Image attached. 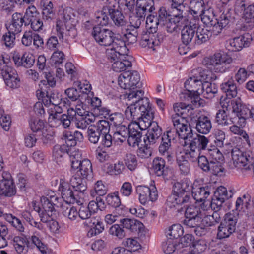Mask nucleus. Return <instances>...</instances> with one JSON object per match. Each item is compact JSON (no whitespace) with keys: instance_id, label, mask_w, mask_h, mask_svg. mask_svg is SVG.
Here are the masks:
<instances>
[{"instance_id":"1","label":"nucleus","mask_w":254,"mask_h":254,"mask_svg":"<svg viewBox=\"0 0 254 254\" xmlns=\"http://www.w3.org/2000/svg\"><path fill=\"white\" fill-rule=\"evenodd\" d=\"M173 108L176 113L172 116V120L175 129V132L172 130L174 132V137L178 135L180 138L184 140L191 138L193 136L192 130L185 116L186 114H188L190 111H192L190 106L180 102L174 104Z\"/></svg>"},{"instance_id":"2","label":"nucleus","mask_w":254,"mask_h":254,"mask_svg":"<svg viewBox=\"0 0 254 254\" xmlns=\"http://www.w3.org/2000/svg\"><path fill=\"white\" fill-rule=\"evenodd\" d=\"M77 133L78 131H76L74 135H71L68 137L66 140V144L55 145L53 149V157L57 162H61L63 155L65 153L69 154L72 171L78 170L79 168V149L75 148L78 140V138L75 136Z\"/></svg>"},{"instance_id":"3","label":"nucleus","mask_w":254,"mask_h":254,"mask_svg":"<svg viewBox=\"0 0 254 254\" xmlns=\"http://www.w3.org/2000/svg\"><path fill=\"white\" fill-rule=\"evenodd\" d=\"M160 21L158 17L153 14H148L146 20L147 31L143 33L141 37L140 45L143 47L155 49L163 40V35L157 33L158 25Z\"/></svg>"},{"instance_id":"4","label":"nucleus","mask_w":254,"mask_h":254,"mask_svg":"<svg viewBox=\"0 0 254 254\" xmlns=\"http://www.w3.org/2000/svg\"><path fill=\"white\" fill-rule=\"evenodd\" d=\"M185 218L183 221L184 225L189 227L203 226H211V216L207 214L204 209L192 205L188 206L185 211Z\"/></svg>"},{"instance_id":"5","label":"nucleus","mask_w":254,"mask_h":254,"mask_svg":"<svg viewBox=\"0 0 254 254\" xmlns=\"http://www.w3.org/2000/svg\"><path fill=\"white\" fill-rule=\"evenodd\" d=\"M79 13L71 8H67L64 10L61 19H59L56 24V29L57 35L59 40L64 42V38L65 28L69 27L70 32H74L75 26L78 22Z\"/></svg>"},{"instance_id":"6","label":"nucleus","mask_w":254,"mask_h":254,"mask_svg":"<svg viewBox=\"0 0 254 254\" xmlns=\"http://www.w3.org/2000/svg\"><path fill=\"white\" fill-rule=\"evenodd\" d=\"M193 183L188 179L181 182L175 183L173 186V193L169 197L168 201L175 204H182L189 201L190 191L192 193Z\"/></svg>"},{"instance_id":"7","label":"nucleus","mask_w":254,"mask_h":254,"mask_svg":"<svg viewBox=\"0 0 254 254\" xmlns=\"http://www.w3.org/2000/svg\"><path fill=\"white\" fill-rule=\"evenodd\" d=\"M233 62V59L224 51L219 50L214 54L205 57L203 64L207 67L213 68L216 72L225 73L229 70L227 65Z\"/></svg>"},{"instance_id":"8","label":"nucleus","mask_w":254,"mask_h":254,"mask_svg":"<svg viewBox=\"0 0 254 254\" xmlns=\"http://www.w3.org/2000/svg\"><path fill=\"white\" fill-rule=\"evenodd\" d=\"M231 155L236 167L245 170H254V154L251 150L243 151L235 148L232 150Z\"/></svg>"},{"instance_id":"9","label":"nucleus","mask_w":254,"mask_h":254,"mask_svg":"<svg viewBox=\"0 0 254 254\" xmlns=\"http://www.w3.org/2000/svg\"><path fill=\"white\" fill-rule=\"evenodd\" d=\"M138 72L135 70H128L123 72L118 77V84L121 88L131 90L140 88L141 83Z\"/></svg>"},{"instance_id":"10","label":"nucleus","mask_w":254,"mask_h":254,"mask_svg":"<svg viewBox=\"0 0 254 254\" xmlns=\"http://www.w3.org/2000/svg\"><path fill=\"white\" fill-rule=\"evenodd\" d=\"M92 35L96 42L101 46H108L113 44L115 38H121L120 36H115V34L111 30L95 26L92 31Z\"/></svg>"},{"instance_id":"11","label":"nucleus","mask_w":254,"mask_h":254,"mask_svg":"<svg viewBox=\"0 0 254 254\" xmlns=\"http://www.w3.org/2000/svg\"><path fill=\"white\" fill-rule=\"evenodd\" d=\"M237 217L233 213H227L224 220L221 222L218 229L219 238H227L235 231Z\"/></svg>"},{"instance_id":"12","label":"nucleus","mask_w":254,"mask_h":254,"mask_svg":"<svg viewBox=\"0 0 254 254\" xmlns=\"http://www.w3.org/2000/svg\"><path fill=\"white\" fill-rule=\"evenodd\" d=\"M111 48L106 50V54L107 59L111 62H114L119 59L120 57L128 54V49L126 46L125 42L121 38H115Z\"/></svg>"},{"instance_id":"13","label":"nucleus","mask_w":254,"mask_h":254,"mask_svg":"<svg viewBox=\"0 0 254 254\" xmlns=\"http://www.w3.org/2000/svg\"><path fill=\"white\" fill-rule=\"evenodd\" d=\"M52 104L54 105V113L53 111L49 113V122L53 127L62 125L64 128L68 127L70 124V121L67 115L65 114L61 115L62 112V108L57 104L53 103Z\"/></svg>"},{"instance_id":"14","label":"nucleus","mask_w":254,"mask_h":254,"mask_svg":"<svg viewBox=\"0 0 254 254\" xmlns=\"http://www.w3.org/2000/svg\"><path fill=\"white\" fill-rule=\"evenodd\" d=\"M181 30V40L183 44L188 45L193 39L197 28H198V19H192L188 20L186 18V21L182 26Z\"/></svg>"},{"instance_id":"15","label":"nucleus","mask_w":254,"mask_h":254,"mask_svg":"<svg viewBox=\"0 0 254 254\" xmlns=\"http://www.w3.org/2000/svg\"><path fill=\"white\" fill-rule=\"evenodd\" d=\"M59 190L61 192L62 197L66 203H78L79 190L73 189L63 179H60Z\"/></svg>"},{"instance_id":"16","label":"nucleus","mask_w":254,"mask_h":254,"mask_svg":"<svg viewBox=\"0 0 254 254\" xmlns=\"http://www.w3.org/2000/svg\"><path fill=\"white\" fill-rule=\"evenodd\" d=\"M136 192L139 195L140 202L143 205L150 201H155L158 198V192L154 186H152L151 188L146 186H138L136 188Z\"/></svg>"},{"instance_id":"17","label":"nucleus","mask_w":254,"mask_h":254,"mask_svg":"<svg viewBox=\"0 0 254 254\" xmlns=\"http://www.w3.org/2000/svg\"><path fill=\"white\" fill-rule=\"evenodd\" d=\"M229 100L225 99L221 102L223 109L219 110L216 113L215 116V122L221 126H228L234 124L237 117H231L229 116V108L228 107Z\"/></svg>"},{"instance_id":"18","label":"nucleus","mask_w":254,"mask_h":254,"mask_svg":"<svg viewBox=\"0 0 254 254\" xmlns=\"http://www.w3.org/2000/svg\"><path fill=\"white\" fill-rule=\"evenodd\" d=\"M251 41V35L246 33L229 40L227 42L226 48L230 51H240L243 48L249 47Z\"/></svg>"},{"instance_id":"19","label":"nucleus","mask_w":254,"mask_h":254,"mask_svg":"<svg viewBox=\"0 0 254 254\" xmlns=\"http://www.w3.org/2000/svg\"><path fill=\"white\" fill-rule=\"evenodd\" d=\"M13 240L15 249L19 254L23 252L26 247H29L30 241L34 244L42 254H47V246L41 241V239H13Z\"/></svg>"},{"instance_id":"20","label":"nucleus","mask_w":254,"mask_h":254,"mask_svg":"<svg viewBox=\"0 0 254 254\" xmlns=\"http://www.w3.org/2000/svg\"><path fill=\"white\" fill-rule=\"evenodd\" d=\"M1 75L6 85L11 88H17L20 85V81L16 71L12 67L5 66L1 70Z\"/></svg>"},{"instance_id":"21","label":"nucleus","mask_w":254,"mask_h":254,"mask_svg":"<svg viewBox=\"0 0 254 254\" xmlns=\"http://www.w3.org/2000/svg\"><path fill=\"white\" fill-rule=\"evenodd\" d=\"M183 240L184 248H189L190 252L192 254H200L204 252L207 248V242L206 239H178Z\"/></svg>"},{"instance_id":"22","label":"nucleus","mask_w":254,"mask_h":254,"mask_svg":"<svg viewBox=\"0 0 254 254\" xmlns=\"http://www.w3.org/2000/svg\"><path fill=\"white\" fill-rule=\"evenodd\" d=\"M174 139V132L168 130L162 137V141L159 146V152L162 156L170 160L172 158L171 140Z\"/></svg>"},{"instance_id":"23","label":"nucleus","mask_w":254,"mask_h":254,"mask_svg":"<svg viewBox=\"0 0 254 254\" xmlns=\"http://www.w3.org/2000/svg\"><path fill=\"white\" fill-rule=\"evenodd\" d=\"M82 99H80V106L84 113L90 112L91 108L97 110L101 106V100L98 97H94L93 93H89V94H84Z\"/></svg>"},{"instance_id":"24","label":"nucleus","mask_w":254,"mask_h":254,"mask_svg":"<svg viewBox=\"0 0 254 254\" xmlns=\"http://www.w3.org/2000/svg\"><path fill=\"white\" fill-rule=\"evenodd\" d=\"M92 164L89 159H85L82 161H80V185L83 184V190L87 188L89 178L92 177Z\"/></svg>"},{"instance_id":"25","label":"nucleus","mask_w":254,"mask_h":254,"mask_svg":"<svg viewBox=\"0 0 254 254\" xmlns=\"http://www.w3.org/2000/svg\"><path fill=\"white\" fill-rule=\"evenodd\" d=\"M195 129L200 134H208L212 129V123L209 117L201 115L194 119Z\"/></svg>"},{"instance_id":"26","label":"nucleus","mask_w":254,"mask_h":254,"mask_svg":"<svg viewBox=\"0 0 254 254\" xmlns=\"http://www.w3.org/2000/svg\"><path fill=\"white\" fill-rule=\"evenodd\" d=\"M84 219L85 220L83 223L84 226L90 228L87 234L88 237L96 236L97 234H100L103 231L104 228L102 222L99 221L95 218H90V216H89Z\"/></svg>"},{"instance_id":"27","label":"nucleus","mask_w":254,"mask_h":254,"mask_svg":"<svg viewBox=\"0 0 254 254\" xmlns=\"http://www.w3.org/2000/svg\"><path fill=\"white\" fill-rule=\"evenodd\" d=\"M171 17L166 24V29L168 33H172L177 31L179 27L183 26L186 21V17L183 14L176 12L171 13Z\"/></svg>"},{"instance_id":"28","label":"nucleus","mask_w":254,"mask_h":254,"mask_svg":"<svg viewBox=\"0 0 254 254\" xmlns=\"http://www.w3.org/2000/svg\"><path fill=\"white\" fill-rule=\"evenodd\" d=\"M183 242V240L167 239L162 243V250L166 254H172L176 250L184 248V245L187 243H184Z\"/></svg>"},{"instance_id":"29","label":"nucleus","mask_w":254,"mask_h":254,"mask_svg":"<svg viewBox=\"0 0 254 254\" xmlns=\"http://www.w3.org/2000/svg\"><path fill=\"white\" fill-rule=\"evenodd\" d=\"M25 22L24 17L20 13H14L12 15V19L8 26L7 31H10L15 34H19L22 30L23 23Z\"/></svg>"},{"instance_id":"30","label":"nucleus","mask_w":254,"mask_h":254,"mask_svg":"<svg viewBox=\"0 0 254 254\" xmlns=\"http://www.w3.org/2000/svg\"><path fill=\"white\" fill-rule=\"evenodd\" d=\"M210 194V188L208 186H201L198 182L193 183L192 196L196 201H204Z\"/></svg>"},{"instance_id":"31","label":"nucleus","mask_w":254,"mask_h":254,"mask_svg":"<svg viewBox=\"0 0 254 254\" xmlns=\"http://www.w3.org/2000/svg\"><path fill=\"white\" fill-rule=\"evenodd\" d=\"M110 3V16L114 24L118 26H123L126 25V20L124 15L117 8L116 0H111Z\"/></svg>"},{"instance_id":"32","label":"nucleus","mask_w":254,"mask_h":254,"mask_svg":"<svg viewBox=\"0 0 254 254\" xmlns=\"http://www.w3.org/2000/svg\"><path fill=\"white\" fill-rule=\"evenodd\" d=\"M131 59V58L128 54L120 57L119 59L112 64L113 70L116 72L126 71L127 69L132 66Z\"/></svg>"},{"instance_id":"33","label":"nucleus","mask_w":254,"mask_h":254,"mask_svg":"<svg viewBox=\"0 0 254 254\" xmlns=\"http://www.w3.org/2000/svg\"><path fill=\"white\" fill-rule=\"evenodd\" d=\"M16 189L13 181H1L0 182V195L11 197L15 195Z\"/></svg>"},{"instance_id":"34","label":"nucleus","mask_w":254,"mask_h":254,"mask_svg":"<svg viewBox=\"0 0 254 254\" xmlns=\"http://www.w3.org/2000/svg\"><path fill=\"white\" fill-rule=\"evenodd\" d=\"M210 142L209 138L204 135L196 134L190 142L193 148H197L203 152H205L208 149V146Z\"/></svg>"},{"instance_id":"35","label":"nucleus","mask_w":254,"mask_h":254,"mask_svg":"<svg viewBox=\"0 0 254 254\" xmlns=\"http://www.w3.org/2000/svg\"><path fill=\"white\" fill-rule=\"evenodd\" d=\"M162 134V129L157 123L153 122L152 125L148 130L146 139L149 144H154Z\"/></svg>"},{"instance_id":"36","label":"nucleus","mask_w":254,"mask_h":254,"mask_svg":"<svg viewBox=\"0 0 254 254\" xmlns=\"http://www.w3.org/2000/svg\"><path fill=\"white\" fill-rule=\"evenodd\" d=\"M136 105L139 108L140 113L143 117L149 119L153 118V111L148 98H145L136 103Z\"/></svg>"},{"instance_id":"37","label":"nucleus","mask_w":254,"mask_h":254,"mask_svg":"<svg viewBox=\"0 0 254 254\" xmlns=\"http://www.w3.org/2000/svg\"><path fill=\"white\" fill-rule=\"evenodd\" d=\"M190 4L191 14L205 16L206 6L203 0H190Z\"/></svg>"},{"instance_id":"38","label":"nucleus","mask_w":254,"mask_h":254,"mask_svg":"<svg viewBox=\"0 0 254 254\" xmlns=\"http://www.w3.org/2000/svg\"><path fill=\"white\" fill-rule=\"evenodd\" d=\"M101 134L99 133L95 126L90 125L87 130H84V132H80V136L83 138V136H86L88 140L92 143H97L99 139Z\"/></svg>"},{"instance_id":"39","label":"nucleus","mask_w":254,"mask_h":254,"mask_svg":"<svg viewBox=\"0 0 254 254\" xmlns=\"http://www.w3.org/2000/svg\"><path fill=\"white\" fill-rule=\"evenodd\" d=\"M200 91L204 97L212 98L218 92L217 86L214 83L204 82L201 85Z\"/></svg>"},{"instance_id":"40","label":"nucleus","mask_w":254,"mask_h":254,"mask_svg":"<svg viewBox=\"0 0 254 254\" xmlns=\"http://www.w3.org/2000/svg\"><path fill=\"white\" fill-rule=\"evenodd\" d=\"M129 133L128 127L125 125L118 126L113 135V140L122 143L126 140Z\"/></svg>"},{"instance_id":"41","label":"nucleus","mask_w":254,"mask_h":254,"mask_svg":"<svg viewBox=\"0 0 254 254\" xmlns=\"http://www.w3.org/2000/svg\"><path fill=\"white\" fill-rule=\"evenodd\" d=\"M137 120H138V122H131L129 125L131 126V128L133 129L139 131L146 130V129L149 130L153 122H151L152 119L143 117Z\"/></svg>"},{"instance_id":"42","label":"nucleus","mask_w":254,"mask_h":254,"mask_svg":"<svg viewBox=\"0 0 254 254\" xmlns=\"http://www.w3.org/2000/svg\"><path fill=\"white\" fill-rule=\"evenodd\" d=\"M196 36L194 39V42L196 44H201L207 41L210 37V32L206 28L199 26V20L198 19V28L196 31Z\"/></svg>"},{"instance_id":"43","label":"nucleus","mask_w":254,"mask_h":254,"mask_svg":"<svg viewBox=\"0 0 254 254\" xmlns=\"http://www.w3.org/2000/svg\"><path fill=\"white\" fill-rule=\"evenodd\" d=\"M129 133L127 142L129 146L135 147L138 146L140 142L142 134L140 131L134 130L131 128V126L128 125Z\"/></svg>"},{"instance_id":"44","label":"nucleus","mask_w":254,"mask_h":254,"mask_svg":"<svg viewBox=\"0 0 254 254\" xmlns=\"http://www.w3.org/2000/svg\"><path fill=\"white\" fill-rule=\"evenodd\" d=\"M3 217L9 223L14 227L18 231L22 233V235L26 238L28 236L24 234V228L21 223V221L16 217L13 216L11 214H3Z\"/></svg>"},{"instance_id":"45","label":"nucleus","mask_w":254,"mask_h":254,"mask_svg":"<svg viewBox=\"0 0 254 254\" xmlns=\"http://www.w3.org/2000/svg\"><path fill=\"white\" fill-rule=\"evenodd\" d=\"M58 200V198L54 195L49 197L42 196L41 198V203L42 209L45 211L53 212L55 211L54 205L55 202Z\"/></svg>"},{"instance_id":"46","label":"nucleus","mask_w":254,"mask_h":254,"mask_svg":"<svg viewBox=\"0 0 254 254\" xmlns=\"http://www.w3.org/2000/svg\"><path fill=\"white\" fill-rule=\"evenodd\" d=\"M221 89L226 93L227 96L229 98H234L237 95V87L233 80H228L222 83L221 85Z\"/></svg>"},{"instance_id":"47","label":"nucleus","mask_w":254,"mask_h":254,"mask_svg":"<svg viewBox=\"0 0 254 254\" xmlns=\"http://www.w3.org/2000/svg\"><path fill=\"white\" fill-rule=\"evenodd\" d=\"M110 5L104 6L102 10L96 14L97 22L101 25H106L108 23L109 16H110Z\"/></svg>"},{"instance_id":"48","label":"nucleus","mask_w":254,"mask_h":254,"mask_svg":"<svg viewBox=\"0 0 254 254\" xmlns=\"http://www.w3.org/2000/svg\"><path fill=\"white\" fill-rule=\"evenodd\" d=\"M165 234L169 238H180L183 234V229L179 224H174L165 230Z\"/></svg>"},{"instance_id":"49","label":"nucleus","mask_w":254,"mask_h":254,"mask_svg":"<svg viewBox=\"0 0 254 254\" xmlns=\"http://www.w3.org/2000/svg\"><path fill=\"white\" fill-rule=\"evenodd\" d=\"M120 222L123 227L130 230L131 232H137L138 229L143 226V224L136 219L125 218L121 219Z\"/></svg>"},{"instance_id":"50","label":"nucleus","mask_w":254,"mask_h":254,"mask_svg":"<svg viewBox=\"0 0 254 254\" xmlns=\"http://www.w3.org/2000/svg\"><path fill=\"white\" fill-rule=\"evenodd\" d=\"M95 120V117L91 112L84 113V111L80 109V129L86 130V128L88 126L93 122Z\"/></svg>"},{"instance_id":"51","label":"nucleus","mask_w":254,"mask_h":254,"mask_svg":"<svg viewBox=\"0 0 254 254\" xmlns=\"http://www.w3.org/2000/svg\"><path fill=\"white\" fill-rule=\"evenodd\" d=\"M149 13L150 12L148 11V9H146L140 5H137L136 8V16L134 17V19L135 21V23L133 24L132 22H131V24H132V26L135 28H139L141 25V21L144 19L145 16Z\"/></svg>"},{"instance_id":"52","label":"nucleus","mask_w":254,"mask_h":254,"mask_svg":"<svg viewBox=\"0 0 254 254\" xmlns=\"http://www.w3.org/2000/svg\"><path fill=\"white\" fill-rule=\"evenodd\" d=\"M55 15L53 9V4L51 1L44 3L42 11L43 19L46 21H51L54 18Z\"/></svg>"},{"instance_id":"53","label":"nucleus","mask_w":254,"mask_h":254,"mask_svg":"<svg viewBox=\"0 0 254 254\" xmlns=\"http://www.w3.org/2000/svg\"><path fill=\"white\" fill-rule=\"evenodd\" d=\"M184 85L189 92L198 93V91L200 90L199 87H201L202 84L192 75L185 81Z\"/></svg>"},{"instance_id":"54","label":"nucleus","mask_w":254,"mask_h":254,"mask_svg":"<svg viewBox=\"0 0 254 254\" xmlns=\"http://www.w3.org/2000/svg\"><path fill=\"white\" fill-rule=\"evenodd\" d=\"M123 247L128 251H137L141 249L140 242L137 239H123L122 242Z\"/></svg>"},{"instance_id":"55","label":"nucleus","mask_w":254,"mask_h":254,"mask_svg":"<svg viewBox=\"0 0 254 254\" xmlns=\"http://www.w3.org/2000/svg\"><path fill=\"white\" fill-rule=\"evenodd\" d=\"M126 96L129 101H132L131 104H135L139 102L142 99H144V91L142 90L137 89V88L128 90V92L126 93Z\"/></svg>"},{"instance_id":"56","label":"nucleus","mask_w":254,"mask_h":254,"mask_svg":"<svg viewBox=\"0 0 254 254\" xmlns=\"http://www.w3.org/2000/svg\"><path fill=\"white\" fill-rule=\"evenodd\" d=\"M165 162L163 159L157 157L153 161V169L158 176L163 175L165 171Z\"/></svg>"},{"instance_id":"57","label":"nucleus","mask_w":254,"mask_h":254,"mask_svg":"<svg viewBox=\"0 0 254 254\" xmlns=\"http://www.w3.org/2000/svg\"><path fill=\"white\" fill-rule=\"evenodd\" d=\"M177 163L182 174L186 175L189 174L190 166L189 162L185 159V155H179L177 157Z\"/></svg>"},{"instance_id":"58","label":"nucleus","mask_w":254,"mask_h":254,"mask_svg":"<svg viewBox=\"0 0 254 254\" xmlns=\"http://www.w3.org/2000/svg\"><path fill=\"white\" fill-rule=\"evenodd\" d=\"M133 27L131 30L127 29L126 33L124 34L125 40H123L125 44H133L137 41L138 32L137 29Z\"/></svg>"},{"instance_id":"59","label":"nucleus","mask_w":254,"mask_h":254,"mask_svg":"<svg viewBox=\"0 0 254 254\" xmlns=\"http://www.w3.org/2000/svg\"><path fill=\"white\" fill-rule=\"evenodd\" d=\"M186 0H170L171 2L170 12L183 14L185 6L184 4Z\"/></svg>"},{"instance_id":"60","label":"nucleus","mask_w":254,"mask_h":254,"mask_svg":"<svg viewBox=\"0 0 254 254\" xmlns=\"http://www.w3.org/2000/svg\"><path fill=\"white\" fill-rule=\"evenodd\" d=\"M230 130L232 133L241 136V139H242L243 141L246 142L249 147L251 146V142L248 135L241 128L237 126L233 125L230 127Z\"/></svg>"},{"instance_id":"61","label":"nucleus","mask_w":254,"mask_h":254,"mask_svg":"<svg viewBox=\"0 0 254 254\" xmlns=\"http://www.w3.org/2000/svg\"><path fill=\"white\" fill-rule=\"evenodd\" d=\"M204 154L209 156L210 161H214V162L221 161L223 158L221 152L215 147L210 149L208 148Z\"/></svg>"},{"instance_id":"62","label":"nucleus","mask_w":254,"mask_h":254,"mask_svg":"<svg viewBox=\"0 0 254 254\" xmlns=\"http://www.w3.org/2000/svg\"><path fill=\"white\" fill-rule=\"evenodd\" d=\"M214 194L216 196L223 198L224 200L226 201L232 197L234 191L232 190H230L228 191L226 188L223 186H220L218 187Z\"/></svg>"},{"instance_id":"63","label":"nucleus","mask_w":254,"mask_h":254,"mask_svg":"<svg viewBox=\"0 0 254 254\" xmlns=\"http://www.w3.org/2000/svg\"><path fill=\"white\" fill-rule=\"evenodd\" d=\"M193 76L198 81L200 82V84H202L208 79L209 71L206 69H203L202 68H198L193 70L192 71Z\"/></svg>"},{"instance_id":"64","label":"nucleus","mask_w":254,"mask_h":254,"mask_svg":"<svg viewBox=\"0 0 254 254\" xmlns=\"http://www.w3.org/2000/svg\"><path fill=\"white\" fill-rule=\"evenodd\" d=\"M249 201L250 199L247 198L245 195L242 197L238 198L235 204L236 209L239 212H245L249 205Z\"/></svg>"}]
</instances>
